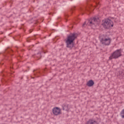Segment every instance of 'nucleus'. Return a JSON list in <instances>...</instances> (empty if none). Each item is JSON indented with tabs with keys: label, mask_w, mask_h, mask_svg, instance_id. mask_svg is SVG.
I'll use <instances>...</instances> for the list:
<instances>
[{
	"label": "nucleus",
	"mask_w": 124,
	"mask_h": 124,
	"mask_svg": "<svg viewBox=\"0 0 124 124\" xmlns=\"http://www.w3.org/2000/svg\"><path fill=\"white\" fill-rule=\"evenodd\" d=\"M77 37V34L76 33H71L67 36L65 42L68 48H72L73 47V42H74V40Z\"/></svg>",
	"instance_id": "1"
},
{
	"label": "nucleus",
	"mask_w": 124,
	"mask_h": 124,
	"mask_svg": "<svg viewBox=\"0 0 124 124\" xmlns=\"http://www.w3.org/2000/svg\"><path fill=\"white\" fill-rule=\"evenodd\" d=\"M102 26L105 29H111L114 26V23L109 19L103 20Z\"/></svg>",
	"instance_id": "2"
},
{
	"label": "nucleus",
	"mask_w": 124,
	"mask_h": 124,
	"mask_svg": "<svg viewBox=\"0 0 124 124\" xmlns=\"http://www.w3.org/2000/svg\"><path fill=\"white\" fill-rule=\"evenodd\" d=\"M122 56V49H117L109 57V60H112V59H118L119 57Z\"/></svg>",
	"instance_id": "3"
},
{
	"label": "nucleus",
	"mask_w": 124,
	"mask_h": 124,
	"mask_svg": "<svg viewBox=\"0 0 124 124\" xmlns=\"http://www.w3.org/2000/svg\"><path fill=\"white\" fill-rule=\"evenodd\" d=\"M101 42L105 45H109L111 43V39L108 37H106L101 40Z\"/></svg>",
	"instance_id": "4"
},
{
	"label": "nucleus",
	"mask_w": 124,
	"mask_h": 124,
	"mask_svg": "<svg viewBox=\"0 0 124 124\" xmlns=\"http://www.w3.org/2000/svg\"><path fill=\"white\" fill-rule=\"evenodd\" d=\"M52 111L53 114L56 116H58V115H60L61 114V109L58 108H54Z\"/></svg>",
	"instance_id": "5"
},
{
	"label": "nucleus",
	"mask_w": 124,
	"mask_h": 124,
	"mask_svg": "<svg viewBox=\"0 0 124 124\" xmlns=\"http://www.w3.org/2000/svg\"><path fill=\"white\" fill-rule=\"evenodd\" d=\"M92 24L91 26H93H93H96L97 25H98V21H97V20H96V19L95 18H93V19L92 20V22H90V24Z\"/></svg>",
	"instance_id": "6"
},
{
	"label": "nucleus",
	"mask_w": 124,
	"mask_h": 124,
	"mask_svg": "<svg viewBox=\"0 0 124 124\" xmlns=\"http://www.w3.org/2000/svg\"><path fill=\"white\" fill-rule=\"evenodd\" d=\"M94 84V82H93V81L91 80L87 82V86H88V87H92V86H93Z\"/></svg>",
	"instance_id": "7"
},
{
	"label": "nucleus",
	"mask_w": 124,
	"mask_h": 124,
	"mask_svg": "<svg viewBox=\"0 0 124 124\" xmlns=\"http://www.w3.org/2000/svg\"><path fill=\"white\" fill-rule=\"evenodd\" d=\"M121 116L122 118H124V109H123L122 111H121Z\"/></svg>",
	"instance_id": "8"
}]
</instances>
